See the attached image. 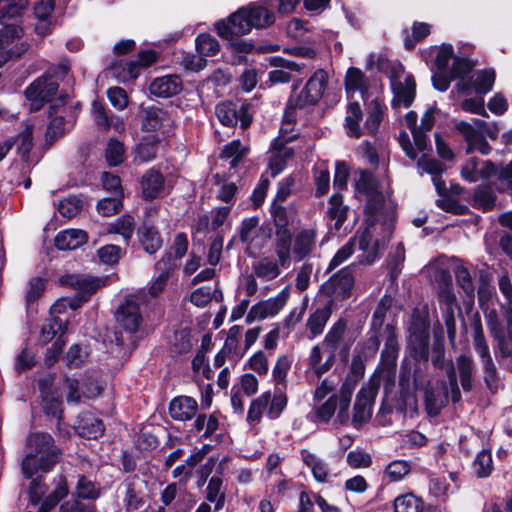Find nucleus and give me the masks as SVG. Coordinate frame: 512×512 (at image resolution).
Returning <instances> with one entry per match:
<instances>
[{
  "label": "nucleus",
  "instance_id": "obj_3",
  "mask_svg": "<svg viewBox=\"0 0 512 512\" xmlns=\"http://www.w3.org/2000/svg\"><path fill=\"white\" fill-rule=\"evenodd\" d=\"M476 364L472 356L460 354L455 361H450L446 367L451 401L455 404L461 400V390L469 393L475 386Z\"/></svg>",
  "mask_w": 512,
  "mask_h": 512
},
{
  "label": "nucleus",
  "instance_id": "obj_28",
  "mask_svg": "<svg viewBox=\"0 0 512 512\" xmlns=\"http://www.w3.org/2000/svg\"><path fill=\"white\" fill-rule=\"evenodd\" d=\"M75 428L81 437L88 439L100 437L105 430L102 420L90 412H83L78 416Z\"/></svg>",
  "mask_w": 512,
  "mask_h": 512
},
{
  "label": "nucleus",
  "instance_id": "obj_45",
  "mask_svg": "<svg viewBox=\"0 0 512 512\" xmlns=\"http://www.w3.org/2000/svg\"><path fill=\"white\" fill-rule=\"evenodd\" d=\"M280 266L282 267L278 259L274 261L264 257L253 264V271L257 277L271 281L280 275Z\"/></svg>",
  "mask_w": 512,
  "mask_h": 512
},
{
  "label": "nucleus",
  "instance_id": "obj_21",
  "mask_svg": "<svg viewBox=\"0 0 512 512\" xmlns=\"http://www.w3.org/2000/svg\"><path fill=\"white\" fill-rule=\"evenodd\" d=\"M496 174L497 168L492 161L474 156L469 157L461 168V177L470 183L495 177Z\"/></svg>",
  "mask_w": 512,
  "mask_h": 512
},
{
  "label": "nucleus",
  "instance_id": "obj_13",
  "mask_svg": "<svg viewBox=\"0 0 512 512\" xmlns=\"http://www.w3.org/2000/svg\"><path fill=\"white\" fill-rule=\"evenodd\" d=\"M347 329L346 321L342 318L338 319L333 325L330 327L328 332L326 333L322 345L324 349L330 354L333 355L336 359V351L340 349V357L346 362L349 357V350L351 347V342L346 341L345 333Z\"/></svg>",
  "mask_w": 512,
  "mask_h": 512
},
{
  "label": "nucleus",
  "instance_id": "obj_29",
  "mask_svg": "<svg viewBox=\"0 0 512 512\" xmlns=\"http://www.w3.org/2000/svg\"><path fill=\"white\" fill-rule=\"evenodd\" d=\"M392 87L394 91L393 105L409 107L413 103L416 94V84L411 75L405 76L403 80L394 81Z\"/></svg>",
  "mask_w": 512,
  "mask_h": 512
},
{
  "label": "nucleus",
  "instance_id": "obj_5",
  "mask_svg": "<svg viewBox=\"0 0 512 512\" xmlns=\"http://www.w3.org/2000/svg\"><path fill=\"white\" fill-rule=\"evenodd\" d=\"M288 398L281 388L274 389V392L266 391L259 397L253 399L247 412V422L251 425L260 423L262 416L275 420L280 417L287 407Z\"/></svg>",
  "mask_w": 512,
  "mask_h": 512
},
{
  "label": "nucleus",
  "instance_id": "obj_44",
  "mask_svg": "<svg viewBox=\"0 0 512 512\" xmlns=\"http://www.w3.org/2000/svg\"><path fill=\"white\" fill-rule=\"evenodd\" d=\"M345 87L348 92H361L362 98L365 100V95L368 92V81L360 69L351 67L347 70Z\"/></svg>",
  "mask_w": 512,
  "mask_h": 512
},
{
  "label": "nucleus",
  "instance_id": "obj_10",
  "mask_svg": "<svg viewBox=\"0 0 512 512\" xmlns=\"http://www.w3.org/2000/svg\"><path fill=\"white\" fill-rule=\"evenodd\" d=\"M385 343L381 351L379 365L373 375L380 377L379 373H385L388 379L393 378L396 373L397 359L399 354V343L393 325L387 324L384 328Z\"/></svg>",
  "mask_w": 512,
  "mask_h": 512
},
{
  "label": "nucleus",
  "instance_id": "obj_62",
  "mask_svg": "<svg viewBox=\"0 0 512 512\" xmlns=\"http://www.w3.org/2000/svg\"><path fill=\"white\" fill-rule=\"evenodd\" d=\"M75 492L82 499L95 500L100 496L99 488L85 476H79Z\"/></svg>",
  "mask_w": 512,
  "mask_h": 512
},
{
  "label": "nucleus",
  "instance_id": "obj_59",
  "mask_svg": "<svg viewBox=\"0 0 512 512\" xmlns=\"http://www.w3.org/2000/svg\"><path fill=\"white\" fill-rule=\"evenodd\" d=\"M392 302H393V299L389 295H384L380 299L375 311L373 312L372 318H371V324H370L371 331H380L381 330L384 320H385V317H386V313L391 308Z\"/></svg>",
  "mask_w": 512,
  "mask_h": 512
},
{
  "label": "nucleus",
  "instance_id": "obj_38",
  "mask_svg": "<svg viewBox=\"0 0 512 512\" xmlns=\"http://www.w3.org/2000/svg\"><path fill=\"white\" fill-rule=\"evenodd\" d=\"M340 410V402L336 396L331 395L324 403L315 407L308 418L313 422L328 423Z\"/></svg>",
  "mask_w": 512,
  "mask_h": 512
},
{
  "label": "nucleus",
  "instance_id": "obj_49",
  "mask_svg": "<svg viewBox=\"0 0 512 512\" xmlns=\"http://www.w3.org/2000/svg\"><path fill=\"white\" fill-rule=\"evenodd\" d=\"M472 81L473 87L478 94H487L494 86L496 73L492 68L478 70Z\"/></svg>",
  "mask_w": 512,
  "mask_h": 512
},
{
  "label": "nucleus",
  "instance_id": "obj_63",
  "mask_svg": "<svg viewBox=\"0 0 512 512\" xmlns=\"http://www.w3.org/2000/svg\"><path fill=\"white\" fill-rule=\"evenodd\" d=\"M475 65V62L468 58L456 56L453 58L449 72L454 79H464L470 74Z\"/></svg>",
  "mask_w": 512,
  "mask_h": 512
},
{
  "label": "nucleus",
  "instance_id": "obj_30",
  "mask_svg": "<svg viewBox=\"0 0 512 512\" xmlns=\"http://www.w3.org/2000/svg\"><path fill=\"white\" fill-rule=\"evenodd\" d=\"M355 382L346 380L340 387L338 393L333 394L340 402V410L333 420L334 425H346L350 420L349 408L351 397L355 389Z\"/></svg>",
  "mask_w": 512,
  "mask_h": 512
},
{
  "label": "nucleus",
  "instance_id": "obj_25",
  "mask_svg": "<svg viewBox=\"0 0 512 512\" xmlns=\"http://www.w3.org/2000/svg\"><path fill=\"white\" fill-rule=\"evenodd\" d=\"M198 403L189 396L175 397L169 404V414L177 421L191 420L197 413Z\"/></svg>",
  "mask_w": 512,
  "mask_h": 512
},
{
  "label": "nucleus",
  "instance_id": "obj_18",
  "mask_svg": "<svg viewBox=\"0 0 512 512\" xmlns=\"http://www.w3.org/2000/svg\"><path fill=\"white\" fill-rule=\"evenodd\" d=\"M58 90L56 83L50 76H42L32 82L25 90V95L31 101V109L38 110L43 102L49 101Z\"/></svg>",
  "mask_w": 512,
  "mask_h": 512
},
{
  "label": "nucleus",
  "instance_id": "obj_56",
  "mask_svg": "<svg viewBox=\"0 0 512 512\" xmlns=\"http://www.w3.org/2000/svg\"><path fill=\"white\" fill-rule=\"evenodd\" d=\"M65 322L60 317L52 316L43 324L40 339L43 343L52 341L59 333L62 335L65 331Z\"/></svg>",
  "mask_w": 512,
  "mask_h": 512
},
{
  "label": "nucleus",
  "instance_id": "obj_42",
  "mask_svg": "<svg viewBox=\"0 0 512 512\" xmlns=\"http://www.w3.org/2000/svg\"><path fill=\"white\" fill-rule=\"evenodd\" d=\"M450 397L449 389L442 394L434 389H427L425 392V408L430 417H436L441 410L447 405Z\"/></svg>",
  "mask_w": 512,
  "mask_h": 512
},
{
  "label": "nucleus",
  "instance_id": "obj_43",
  "mask_svg": "<svg viewBox=\"0 0 512 512\" xmlns=\"http://www.w3.org/2000/svg\"><path fill=\"white\" fill-rule=\"evenodd\" d=\"M417 120L418 115L415 111H409L405 115V123L412 134L414 141L413 145L417 150H419V152H426L430 149V139L429 137H425L424 134L419 131Z\"/></svg>",
  "mask_w": 512,
  "mask_h": 512
},
{
  "label": "nucleus",
  "instance_id": "obj_11",
  "mask_svg": "<svg viewBox=\"0 0 512 512\" xmlns=\"http://www.w3.org/2000/svg\"><path fill=\"white\" fill-rule=\"evenodd\" d=\"M251 105L242 103L238 106L236 103L226 101L219 103L215 108V114L220 123L227 127H235L240 121L242 129H247L252 123Z\"/></svg>",
  "mask_w": 512,
  "mask_h": 512
},
{
  "label": "nucleus",
  "instance_id": "obj_17",
  "mask_svg": "<svg viewBox=\"0 0 512 512\" xmlns=\"http://www.w3.org/2000/svg\"><path fill=\"white\" fill-rule=\"evenodd\" d=\"M215 29L220 37L232 40L234 37L248 34L252 28L246 14V9L241 8L230 15L227 21L221 20L216 22Z\"/></svg>",
  "mask_w": 512,
  "mask_h": 512
},
{
  "label": "nucleus",
  "instance_id": "obj_22",
  "mask_svg": "<svg viewBox=\"0 0 512 512\" xmlns=\"http://www.w3.org/2000/svg\"><path fill=\"white\" fill-rule=\"evenodd\" d=\"M61 283L78 292L77 299L80 303L86 302L103 284L98 278L76 274L63 276Z\"/></svg>",
  "mask_w": 512,
  "mask_h": 512
},
{
  "label": "nucleus",
  "instance_id": "obj_36",
  "mask_svg": "<svg viewBox=\"0 0 512 512\" xmlns=\"http://www.w3.org/2000/svg\"><path fill=\"white\" fill-rule=\"evenodd\" d=\"M138 236L143 249L149 254H154L162 247L163 241L159 231L147 222L139 228Z\"/></svg>",
  "mask_w": 512,
  "mask_h": 512
},
{
  "label": "nucleus",
  "instance_id": "obj_23",
  "mask_svg": "<svg viewBox=\"0 0 512 512\" xmlns=\"http://www.w3.org/2000/svg\"><path fill=\"white\" fill-rule=\"evenodd\" d=\"M455 127L467 143L466 152L468 154L477 151L482 155H488L491 152L492 148L483 133L477 130L472 124L461 121L457 123Z\"/></svg>",
  "mask_w": 512,
  "mask_h": 512
},
{
  "label": "nucleus",
  "instance_id": "obj_20",
  "mask_svg": "<svg viewBox=\"0 0 512 512\" xmlns=\"http://www.w3.org/2000/svg\"><path fill=\"white\" fill-rule=\"evenodd\" d=\"M288 298L289 292L284 289L277 296L256 303L250 308L246 322L252 323L255 320L275 316L285 306Z\"/></svg>",
  "mask_w": 512,
  "mask_h": 512
},
{
  "label": "nucleus",
  "instance_id": "obj_31",
  "mask_svg": "<svg viewBox=\"0 0 512 512\" xmlns=\"http://www.w3.org/2000/svg\"><path fill=\"white\" fill-rule=\"evenodd\" d=\"M163 175L154 169H149L141 178V190L145 200H153L157 198L164 189Z\"/></svg>",
  "mask_w": 512,
  "mask_h": 512
},
{
  "label": "nucleus",
  "instance_id": "obj_41",
  "mask_svg": "<svg viewBox=\"0 0 512 512\" xmlns=\"http://www.w3.org/2000/svg\"><path fill=\"white\" fill-rule=\"evenodd\" d=\"M158 151V138L154 135L144 137L135 148L134 161L142 164L152 161Z\"/></svg>",
  "mask_w": 512,
  "mask_h": 512
},
{
  "label": "nucleus",
  "instance_id": "obj_50",
  "mask_svg": "<svg viewBox=\"0 0 512 512\" xmlns=\"http://www.w3.org/2000/svg\"><path fill=\"white\" fill-rule=\"evenodd\" d=\"M135 220L131 215L125 214L110 223L107 231L121 235L125 241H129L133 235Z\"/></svg>",
  "mask_w": 512,
  "mask_h": 512
},
{
  "label": "nucleus",
  "instance_id": "obj_39",
  "mask_svg": "<svg viewBox=\"0 0 512 512\" xmlns=\"http://www.w3.org/2000/svg\"><path fill=\"white\" fill-rule=\"evenodd\" d=\"M248 16L251 28L262 29L275 22V15L272 11L260 5L244 7Z\"/></svg>",
  "mask_w": 512,
  "mask_h": 512
},
{
  "label": "nucleus",
  "instance_id": "obj_6",
  "mask_svg": "<svg viewBox=\"0 0 512 512\" xmlns=\"http://www.w3.org/2000/svg\"><path fill=\"white\" fill-rule=\"evenodd\" d=\"M473 347L480 359L484 383L491 393H495L499 381L498 369L492 358L480 321L473 324Z\"/></svg>",
  "mask_w": 512,
  "mask_h": 512
},
{
  "label": "nucleus",
  "instance_id": "obj_8",
  "mask_svg": "<svg viewBox=\"0 0 512 512\" xmlns=\"http://www.w3.org/2000/svg\"><path fill=\"white\" fill-rule=\"evenodd\" d=\"M145 301L143 293L127 295L114 314L117 326L128 334L136 333L142 322L140 306Z\"/></svg>",
  "mask_w": 512,
  "mask_h": 512
},
{
  "label": "nucleus",
  "instance_id": "obj_57",
  "mask_svg": "<svg viewBox=\"0 0 512 512\" xmlns=\"http://www.w3.org/2000/svg\"><path fill=\"white\" fill-rule=\"evenodd\" d=\"M195 44L197 53L201 54L204 58L215 56L220 50L217 39L207 33L198 35Z\"/></svg>",
  "mask_w": 512,
  "mask_h": 512
},
{
  "label": "nucleus",
  "instance_id": "obj_40",
  "mask_svg": "<svg viewBox=\"0 0 512 512\" xmlns=\"http://www.w3.org/2000/svg\"><path fill=\"white\" fill-rule=\"evenodd\" d=\"M322 356L320 345H315L312 347L307 358L308 367L317 378H320L323 374L328 372L336 361L334 356L328 353L325 362L321 363Z\"/></svg>",
  "mask_w": 512,
  "mask_h": 512
},
{
  "label": "nucleus",
  "instance_id": "obj_46",
  "mask_svg": "<svg viewBox=\"0 0 512 512\" xmlns=\"http://www.w3.org/2000/svg\"><path fill=\"white\" fill-rule=\"evenodd\" d=\"M328 204L327 213L332 220H335V229L339 230L347 218L348 207L343 205V196L339 193L333 194Z\"/></svg>",
  "mask_w": 512,
  "mask_h": 512
},
{
  "label": "nucleus",
  "instance_id": "obj_4",
  "mask_svg": "<svg viewBox=\"0 0 512 512\" xmlns=\"http://www.w3.org/2000/svg\"><path fill=\"white\" fill-rule=\"evenodd\" d=\"M28 0H0V54L9 51L20 39L23 29L17 24V18L27 8Z\"/></svg>",
  "mask_w": 512,
  "mask_h": 512
},
{
  "label": "nucleus",
  "instance_id": "obj_12",
  "mask_svg": "<svg viewBox=\"0 0 512 512\" xmlns=\"http://www.w3.org/2000/svg\"><path fill=\"white\" fill-rule=\"evenodd\" d=\"M327 80V73L322 69L317 70L309 78L300 93L297 95H291L290 98L298 104L299 109L316 105L323 96Z\"/></svg>",
  "mask_w": 512,
  "mask_h": 512
},
{
  "label": "nucleus",
  "instance_id": "obj_14",
  "mask_svg": "<svg viewBox=\"0 0 512 512\" xmlns=\"http://www.w3.org/2000/svg\"><path fill=\"white\" fill-rule=\"evenodd\" d=\"M397 139L399 145L401 146L406 156L413 161L417 160V166L421 168L424 172L431 174L432 177L441 175L443 173L445 168L440 161L428 158L425 155V152H422L423 155L420 158H418V150L411 142L408 132L404 130L400 131Z\"/></svg>",
  "mask_w": 512,
  "mask_h": 512
},
{
  "label": "nucleus",
  "instance_id": "obj_54",
  "mask_svg": "<svg viewBox=\"0 0 512 512\" xmlns=\"http://www.w3.org/2000/svg\"><path fill=\"white\" fill-rule=\"evenodd\" d=\"M395 512H422L423 501L412 493L398 496L394 500Z\"/></svg>",
  "mask_w": 512,
  "mask_h": 512
},
{
  "label": "nucleus",
  "instance_id": "obj_55",
  "mask_svg": "<svg viewBox=\"0 0 512 512\" xmlns=\"http://www.w3.org/2000/svg\"><path fill=\"white\" fill-rule=\"evenodd\" d=\"M411 468L410 461L394 460L386 466L384 476L388 478L390 482H398L411 472Z\"/></svg>",
  "mask_w": 512,
  "mask_h": 512
},
{
  "label": "nucleus",
  "instance_id": "obj_61",
  "mask_svg": "<svg viewBox=\"0 0 512 512\" xmlns=\"http://www.w3.org/2000/svg\"><path fill=\"white\" fill-rule=\"evenodd\" d=\"M474 207L484 212L491 210L496 201L495 194L487 187H478L473 197Z\"/></svg>",
  "mask_w": 512,
  "mask_h": 512
},
{
  "label": "nucleus",
  "instance_id": "obj_9",
  "mask_svg": "<svg viewBox=\"0 0 512 512\" xmlns=\"http://www.w3.org/2000/svg\"><path fill=\"white\" fill-rule=\"evenodd\" d=\"M147 487L148 482L135 474L122 481L118 490L121 492L126 512H135L146 504Z\"/></svg>",
  "mask_w": 512,
  "mask_h": 512
},
{
  "label": "nucleus",
  "instance_id": "obj_27",
  "mask_svg": "<svg viewBox=\"0 0 512 512\" xmlns=\"http://www.w3.org/2000/svg\"><path fill=\"white\" fill-rule=\"evenodd\" d=\"M140 118L141 127L146 132H154L161 129L164 123L169 120L168 113L155 105L142 107Z\"/></svg>",
  "mask_w": 512,
  "mask_h": 512
},
{
  "label": "nucleus",
  "instance_id": "obj_48",
  "mask_svg": "<svg viewBox=\"0 0 512 512\" xmlns=\"http://www.w3.org/2000/svg\"><path fill=\"white\" fill-rule=\"evenodd\" d=\"M405 262V248L403 243H398L387 258V268L392 282L396 281L402 272Z\"/></svg>",
  "mask_w": 512,
  "mask_h": 512
},
{
  "label": "nucleus",
  "instance_id": "obj_51",
  "mask_svg": "<svg viewBox=\"0 0 512 512\" xmlns=\"http://www.w3.org/2000/svg\"><path fill=\"white\" fill-rule=\"evenodd\" d=\"M356 189L358 192L365 195H372V198L377 202L381 200L382 193L377 190L376 179L372 173L368 171H361L358 179L356 180Z\"/></svg>",
  "mask_w": 512,
  "mask_h": 512
},
{
  "label": "nucleus",
  "instance_id": "obj_33",
  "mask_svg": "<svg viewBox=\"0 0 512 512\" xmlns=\"http://www.w3.org/2000/svg\"><path fill=\"white\" fill-rule=\"evenodd\" d=\"M332 311L329 304L315 309L306 320V329L310 340L318 337L324 331L326 324L331 317Z\"/></svg>",
  "mask_w": 512,
  "mask_h": 512
},
{
  "label": "nucleus",
  "instance_id": "obj_7",
  "mask_svg": "<svg viewBox=\"0 0 512 512\" xmlns=\"http://www.w3.org/2000/svg\"><path fill=\"white\" fill-rule=\"evenodd\" d=\"M381 385V377L372 375L369 381L359 390L353 406L352 424L361 427L372 416V409Z\"/></svg>",
  "mask_w": 512,
  "mask_h": 512
},
{
  "label": "nucleus",
  "instance_id": "obj_34",
  "mask_svg": "<svg viewBox=\"0 0 512 512\" xmlns=\"http://www.w3.org/2000/svg\"><path fill=\"white\" fill-rule=\"evenodd\" d=\"M274 152L270 157L269 167L273 176L281 173L286 165V162L293 158L294 150L286 147L281 139H275L272 142Z\"/></svg>",
  "mask_w": 512,
  "mask_h": 512
},
{
  "label": "nucleus",
  "instance_id": "obj_1",
  "mask_svg": "<svg viewBox=\"0 0 512 512\" xmlns=\"http://www.w3.org/2000/svg\"><path fill=\"white\" fill-rule=\"evenodd\" d=\"M27 447L29 452L22 461V472L26 478L30 479L38 472H49L58 461L60 451L48 433L31 434Z\"/></svg>",
  "mask_w": 512,
  "mask_h": 512
},
{
  "label": "nucleus",
  "instance_id": "obj_19",
  "mask_svg": "<svg viewBox=\"0 0 512 512\" xmlns=\"http://www.w3.org/2000/svg\"><path fill=\"white\" fill-rule=\"evenodd\" d=\"M317 230L315 228H303L294 236L290 244V261H302L309 257L316 247Z\"/></svg>",
  "mask_w": 512,
  "mask_h": 512
},
{
  "label": "nucleus",
  "instance_id": "obj_60",
  "mask_svg": "<svg viewBox=\"0 0 512 512\" xmlns=\"http://www.w3.org/2000/svg\"><path fill=\"white\" fill-rule=\"evenodd\" d=\"M494 185L499 192H506L512 196V160L497 169Z\"/></svg>",
  "mask_w": 512,
  "mask_h": 512
},
{
  "label": "nucleus",
  "instance_id": "obj_52",
  "mask_svg": "<svg viewBox=\"0 0 512 512\" xmlns=\"http://www.w3.org/2000/svg\"><path fill=\"white\" fill-rule=\"evenodd\" d=\"M17 145V152L22 159L27 160L33 148V125L25 123L24 129L17 135L13 145Z\"/></svg>",
  "mask_w": 512,
  "mask_h": 512
},
{
  "label": "nucleus",
  "instance_id": "obj_16",
  "mask_svg": "<svg viewBox=\"0 0 512 512\" xmlns=\"http://www.w3.org/2000/svg\"><path fill=\"white\" fill-rule=\"evenodd\" d=\"M354 285V276L350 266H347L334 275L322 285V292L336 300L345 299L350 296Z\"/></svg>",
  "mask_w": 512,
  "mask_h": 512
},
{
  "label": "nucleus",
  "instance_id": "obj_2",
  "mask_svg": "<svg viewBox=\"0 0 512 512\" xmlns=\"http://www.w3.org/2000/svg\"><path fill=\"white\" fill-rule=\"evenodd\" d=\"M271 215L274 226V249L279 263L283 268L290 266V244L292 243V229L295 212L292 208L282 204L273 203Z\"/></svg>",
  "mask_w": 512,
  "mask_h": 512
},
{
  "label": "nucleus",
  "instance_id": "obj_24",
  "mask_svg": "<svg viewBox=\"0 0 512 512\" xmlns=\"http://www.w3.org/2000/svg\"><path fill=\"white\" fill-rule=\"evenodd\" d=\"M385 110V105L380 103L378 99H373L369 102L365 101L366 118L362 129L364 135H375L379 131L385 116Z\"/></svg>",
  "mask_w": 512,
  "mask_h": 512
},
{
  "label": "nucleus",
  "instance_id": "obj_64",
  "mask_svg": "<svg viewBox=\"0 0 512 512\" xmlns=\"http://www.w3.org/2000/svg\"><path fill=\"white\" fill-rule=\"evenodd\" d=\"M125 148L123 143L116 139H111L105 151V156L110 166H117L124 161Z\"/></svg>",
  "mask_w": 512,
  "mask_h": 512
},
{
  "label": "nucleus",
  "instance_id": "obj_58",
  "mask_svg": "<svg viewBox=\"0 0 512 512\" xmlns=\"http://www.w3.org/2000/svg\"><path fill=\"white\" fill-rule=\"evenodd\" d=\"M246 153L247 149L242 146L240 140H233L224 146L220 157L230 159V168H236Z\"/></svg>",
  "mask_w": 512,
  "mask_h": 512
},
{
  "label": "nucleus",
  "instance_id": "obj_32",
  "mask_svg": "<svg viewBox=\"0 0 512 512\" xmlns=\"http://www.w3.org/2000/svg\"><path fill=\"white\" fill-rule=\"evenodd\" d=\"M363 116L362 108L358 102H351L347 105L344 127L349 137L358 139L364 135L363 127H361Z\"/></svg>",
  "mask_w": 512,
  "mask_h": 512
},
{
  "label": "nucleus",
  "instance_id": "obj_47",
  "mask_svg": "<svg viewBox=\"0 0 512 512\" xmlns=\"http://www.w3.org/2000/svg\"><path fill=\"white\" fill-rule=\"evenodd\" d=\"M291 365L292 358L290 356L281 355L278 357L272 370V378L276 385L275 389L281 388L282 391H284L287 386V375L291 369Z\"/></svg>",
  "mask_w": 512,
  "mask_h": 512
},
{
  "label": "nucleus",
  "instance_id": "obj_15",
  "mask_svg": "<svg viewBox=\"0 0 512 512\" xmlns=\"http://www.w3.org/2000/svg\"><path fill=\"white\" fill-rule=\"evenodd\" d=\"M160 500L164 506H172L177 512L188 511L195 501L186 490L182 481L169 483L160 493Z\"/></svg>",
  "mask_w": 512,
  "mask_h": 512
},
{
  "label": "nucleus",
  "instance_id": "obj_35",
  "mask_svg": "<svg viewBox=\"0 0 512 512\" xmlns=\"http://www.w3.org/2000/svg\"><path fill=\"white\" fill-rule=\"evenodd\" d=\"M88 237L87 233L80 229H67L59 232L55 237V246L59 250H74L84 243Z\"/></svg>",
  "mask_w": 512,
  "mask_h": 512
},
{
  "label": "nucleus",
  "instance_id": "obj_26",
  "mask_svg": "<svg viewBox=\"0 0 512 512\" xmlns=\"http://www.w3.org/2000/svg\"><path fill=\"white\" fill-rule=\"evenodd\" d=\"M182 89V82L177 75H166L154 79L149 91L152 95L161 98H169L178 94Z\"/></svg>",
  "mask_w": 512,
  "mask_h": 512
},
{
  "label": "nucleus",
  "instance_id": "obj_53",
  "mask_svg": "<svg viewBox=\"0 0 512 512\" xmlns=\"http://www.w3.org/2000/svg\"><path fill=\"white\" fill-rule=\"evenodd\" d=\"M206 499L215 503V510L218 511L224 506L225 492L222 490V479L217 476H213L206 488Z\"/></svg>",
  "mask_w": 512,
  "mask_h": 512
},
{
  "label": "nucleus",
  "instance_id": "obj_37",
  "mask_svg": "<svg viewBox=\"0 0 512 512\" xmlns=\"http://www.w3.org/2000/svg\"><path fill=\"white\" fill-rule=\"evenodd\" d=\"M353 239H355V244L358 243L359 249L363 251L362 258L360 259L361 263L371 264L378 258V243L373 241V236L369 229H365Z\"/></svg>",
  "mask_w": 512,
  "mask_h": 512
}]
</instances>
